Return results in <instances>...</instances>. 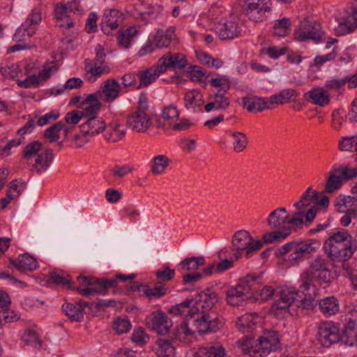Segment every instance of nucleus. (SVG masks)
Here are the masks:
<instances>
[{
    "mask_svg": "<svg viewBox=\"0 0 357 357\" xmlns=\"http://www.w3.org/2000/svg\"><path fill=\"white\" fill-rule=\"evenodd\" d=\"M291 234L289 227H283L282 229L267 232L264 234L263 240L266 243H271L278 240H283Z\"/></svg>",
    "mask_w": 357,
    "mask_h": 357,
    "instance_id": "53",
    "label": "nucleus"
},
{
    "mask_svg": "<svg viewBox=\"0 0 357 357\" xmlns=\"http://www.w3.org/2000/svg\"><path fill=\"white\" fill-rule=\"evenodd\" d=\"M355 206H357V198L353 196L340 195L335 199V206L340 213H346Z\"/></svg>",
    "mask_w": 357,
    "mask_h": 357,
    "instance_id": "48",
    "label": "nucleus"
},
{
    "mask_svg": "<svg viewBox=\"0 0 357 357\" xmlns=\"http://www.w3.org/2000/svg\"><path fill=\"white\" fill-rule=\"evenodd\" d=\"M319 197V192L312 190L311 187H308L303 193L299 201L294 204V206L299 211H304L305 208L310 206L312 204L315 206V201H317Z\"/></svg>",
    "mask_w": 357,
    "mask_h": 357,
    "instance_id": "38",
    "label": "nucleus"
},
{
    "mask_svg": "<svg viewBox=\"0 0 357 357\" xmlns=\"http://www.w3.org/2000/svg\"><path fill=\"white\" fill-rule=\"evenodd\" d=\"M103 131L105 139L109 143H115L124 137L126 129L123 125L114 122L106 125Z\"/></svg>",
    "mask_w": 357,
    "mask_h": 357,
    "instance_id": "29",
    "label": "nucleus"
},
{
    "mask_svg": "<svg viewBox=\"0 0 357 357\" xmlns=\"http://www.w3.org/2000/svg\"><path fill=\"white\" fill-rule=\"evenodd\" d=\"M195 330L189 327V323L183 321L176 328L174 336L180 342L188 344L195 339Z\"/></svg>",
    "mask_w": 357,
    "mask_h": 357,
    "instance_id": "33",
    "label": "nucleus"
},
{
    "mask_svg": "<svg viewBox=\"0 0 357 357\" xmlns=\"http://www.w3.org/2000/svg\"><path fill=\"white\" fill-rule=\"evenodd\" d=\"M153 351L158 357H174L175 348L166 340H159L153 345Z\"/></svg>",
    "mask_w": 357,
    "mask_h": 357,
    "instance_id": "40",
    "label": "nucleus"
},
{
    "mask_svg": "<svg viewBox=\"0 0 357 357\" xmlns=\"http://www.w3.org/2000/svg\"><path fill=\"white\" fill-rule=\"evenodd\" d=\"M162 11V7L158 4H151L145 8L144 10L139 13L136 17L141 18L142 20H148L149 19L157 17Z\"/></svg>",
    "mask_w": 357,
    "mask_h": 357,
    "instance_id": "62",
    "label": "nucleus"
},
{
    "mask_svg": "<svg viewBox=\"0 0 357 357\" xmlns=\"http://www.w3.org/2000/svg\"><path fill=\"white\" fill-rule=\"evenodd\" d=\"M280 349L278 334L269 331L259 336L254 344V357H265Z\"/></svg>",
    "mask_w": 357,
    "mask_h": 357,
    "instance_id": "9",
    "label": "nucleus"
},
{
    "mask_svg": "<svg viewBox=\"0 0 357 357\" xmlns=\"http://www.w3.org/2000/svg\"><path fill=\"white\" fill-rule=\"evenodd\" d=\"M13 265L22 271H33L38 267L37 260L28 254L19 255L17 260L13 262Z\"/></svg>",
    "mask_w": 357,
    "mask_h": 357,
    "instance_id": "39",
    "label": "nucleus"
},
{
    "mask_svg": "<svg viewBox=\"0 0 357 357\" xmlns=\"http://www.w3.org/2000/svg\"><path fill=\"white\" fill-rule=\"evenodd\" d=\"M93 287H87V288L78 287L76 289V291L79 294H80L82 296H89L91 295H95L96 294H105L109 288L114 287V286H105V285L103 286V284H101V282L96 284L95 285H93Z\"/></svg>",
    "mask_w": 357,
    "mask_h": 357,
    "instance_id": "57",
    "label": "nucleus"
},
{
    "mask_svg": "<svg viewBox=\"0 0 357 357\" xmlns=\"http://www.w3.org/2000/svg\"><path fill=\"white\" fill-rule=\"evenodd\" d=\"M203 353L207 357H229L226 354L225 349L220 343H215L204 347Z\"/></svg>",
    "mask_w": 357,
    "mask_h": 357,
    "instance_id": "63",
    "label": "nucleus"
},
{
    "mask_svg": "<svg viewBox=\"0 0 357 357\" xmlns=\"http://www.w3.org/2000/svg\"><path fill=\"white\" fill-rule=\"evenodd\" d=\"M95 54L93 59H86L84 62L87 79L92 82L102 75L109 74L112 70L110 63L106 61L107 54L102 45L98 44L96 46Z\"/></svg>",
    "mask_w": 357,
    "mask_h": 357,
    "instance_id": "7",
    "label": "nucleus"
},
{
    "mask_svg": "<svg viewBox=\"0 0 357 357\" xmlns=\"http://www.w3.org/2000/svg\"><path fill=\"white\" fill-rule=\"evenodd\" d=\"M345 343L349 347L357 345V324L349 321L345 326Z\"/></svg>",
    "mask_w": 357,
    "mask_h": 357,
    "instance_id": "54",
    "label": "nucleus"
},
{
    "mask_svg": "<svg viewBox=\"0 0 357 357\" xmlns=\"http://www.w3.org/2000/svg\"><path fill=\"white\" fill-rule=\"evenodd\" d=\"M137 33V30L133 26L119 31L117 36L118 45L122 48L128 49L130 47L131 41Z\"/></svg>",
    "mask_w": 357,
    "mask_h": 357,
    "instance_id": "45",
    "label": "nucleus"
},
{
    "mask_svg": "<svg viewBox=\"0 0 357 357\" xmlns=\"http://www.w3.org/2000/svg\"><path fill=\"white\" fill-rule=\"evenodd\" d=\"M263 246L260 240H254L251 234L245 230L237 231L232 238V250L235 251L233 258L239 259L243 251H245L246 258L251 257L255 252L259 250Z\"/></svg>",
    "mask_w": 357,
    "mask_h": 357,
    "instance_id": "8",
    "label": "nucleus"
},
{
    "mask_svg": "<svg viewBox=\"0 0 357 357\" xmlns=\"http://www.w3.org/2000/svg\"><path fill=\"white\" fill-rule=\"evenodd\" d=\"M22 340L34 349H40L42 347V340L38 333L34 329H25L22 335Z\"/></svg>",
    "mask_w": 357,
    "mask_h": 357,
    "instance_id": "51",
    "label": "nucleus"
},
{
    "mask_svg": "<svg viewBox=\"0 0 357 357\" xmlns=\"http://www.w3.org/2000/svg\"><path fill=\"white\" fill-rule=\"evenodd\" d=\"M171 160L166 155H158L151 160V171L154 175L162 174L169 165Z\"/></svg>",
    "mask_w": 357,
    "mask_h": 357,
    "instance_id": "44",
    "label": "nucleus"
},
{
    "mask_svg": "<svg viewBox=\"0 0 357 357\" xmlns=\"http://www.w3.org/2000/svg\"><path fill=\"white\" fill-rule=\"evenodd\" d=\"M243 105L249 112H258L266 109H272L271 105H270V100L266 101L265 98L259 97L244 98L243 99Z\"/></svg>",
    "mask_w": 357,
    "mask_h": 357,
    "instance_id": "34",
    "label": "nucleus"
},
{
    "mask_svg": "<svg viewBox=\"0 0 357 357\" xmlns=\"http://www.w3.org/2000/svg\"><path fill=\"white\" fill-rule=\"evenodd\" d=\"M78 108L83 112L84 118L91 116H96V114L98 113L101 107V102L98 98V96L94 93L88 94L77 105Z\"/></svg>",
    "mask_w": 357,
    "mask_h": 357,
    "instance_id": "23",
    "label": "nucleus"
},
{
    "mask_svg": "<svg viewBox=\"0 0 357 357\" xmlns=\"http://www.w3.org/2000/svg\"><path fill=\"white\" fill-rule=\"evenodd\" d=\"M49 279L54 283L67 289H72V278L61 270H54L48 273Z\"/></svg>",
    "mask_w": 357,
    "mask_h": 357,
    "instance_id": "41",
    "label": "nucleus"
},
{
    "mask_svg": "<svg viewBox=\"0 0 357 357\" xmlns=\"http://www.w3.org/2000/svg\"><path fill=\"white\" fill-rule=\"evenodd\" d=\"M288 220V214L284 207H279L273 210L268 216L267 223L271 229H282L283 227H289L291 230V227L287 225Z\"/></svg>",
    "mask_w": 357,
    "mask_h": 357,
    "instance_id": "24",
    "label": "nucleus"
},
{
    "mask_svg": "<svg viewBox=\"0 0 357 357\" xmlns=\"http://www.w3.org/2000/svg\"><path fill=\"white\" fill-rule=\"evenodd\" d=\"M339 328L331 321L322 322L318 329V340L324 347H329L340 340Z\"/></svg>",
    "mask_w": 357,
    "mask_h": 357,
    "instance_id": "15",
    "label": "nucleus"
},
{
    "mask_svg": "<svg viewBox=\"0 0 357 357\" xmlns=\"http://www.w3.org/2000/svg\"><path fill=\"white\" fill-rule=\"evenodd\" d=\"M217 301V294L211 289L207 288L199 294L195 301V305L197 312L200 311L207 312Z\"/></svg>",
    "mask_w": 357,
    "mask_h": 357,
    "instance_id": "20",
    "label": "nucleus"
},
{
    "mask_svg": "<svg viewBox=\"0 0 357 357\" xmlns=\"http://www.w3.org/2000/svg\"><path fill=\"white\" fill-rule=\"evenodd\" d=\"M175 31L174 26L168 27L165 31H158L153 40L154 45L159 48L168 47L176 37Z\"/></svg>",
    "mask_w": 357,
    "mask_h": 357,
    "instance_id": "35",
    "label": "nucleus"
},
{
    "mask_svg": "<svg viewBox=\"0 0 357 357\" xmlns=\"http://www.w3.org/2000/svg\"><path fill=\"white\" fill-rule=\"evenodd\" d=\"M244 3L245 15L254 22L263 21L265 13L270 12L272 8L271 0H244Z\"/></svg>",
    "mask_w": 357,
    "mask_h": 357,
    "instance_id": "12",
    "label": "nucleus"
},
{
    "mask_svg": "<svg viewBox=\"0 0 357 357\" xmlns=\"http://www.w3.org/2000/svg\"><path fill=\"white\" fill-rule=\"evenodd\" d=\"M260 275L256 274H248L241 278L238 283L230 287L226 292V301L230 305H241L248 298L250 293L257 291V286L259 284Z\"/></svg>",
    "mask_w": 357,
    "mask_h": 357,
    "instance_id": "5",
    "label": "nucleus"
},
{
    "mask_svg": "<svg viewBox=\"0 0 357 357\" xmlns=\"http://www.w3.org/2000/svg\"><path fill=\"white\" fill-rule=\"evenodd\" d=\"M319 305L321 311L327 316L333 315L340 310L338 301L334 296H329L321 299Z\"/></svg>",
    "mask_w": 357,
    "mask_h": 357,
    "instance_id": "43",
    "label": "nucleus"
},
{
    "mask_svg": "<svg viewBox=\"0 0 357 357\" xmlns=\"http://www.w3.org/2000/svg\"><path fill=\"white\" fill-rule=\"evenodd\" d=\"M178 120L179 111L175 105L169 104L162 107L160 114V121L164 126L171 128L175 121Z\"/></svg>",
    "mask_w": 357,
    "mask_h": 357,
    "instance_id": "32",
    "label": "nucleus"
},
{
    "mask_svg": "<svg viewBox=\"0 0 357 357\" xmlns=\"http://www.w3.org/2000/svg\"><path fill=\"white\" fill-rule=\"evenodd\" d=\"M123 20V14L118 9H106L101 19V30L106 35L117 29Z\"/></svg>",
    "mask_w": 357,
    "mask_h": 357,
    "instance_id": "16",
    "label": "nucleus"
},
{
    "mask_svg": "<svg viewBox=\"0 0 357 357\" xmlns=\"http://www.w3.org/2000/svg\"><path fill=\"white\" fill-rule=\"evenodd\" d=\"M195 315L197 317L193 321V327L199 333L215 332L222 325L219 318H213L210 313L200 311Z\"/></svg>",
    "mask_w": 357,
    "mask_h": 357,
    "instance_id": "14",
    "label": "nucleus"
},
{
    "mask_svg": "<svg viewBox=\"0 0 357 357\" xmlns=\"http://www.w3.org/2000/svg\"><path fill=\"white\" fill-rule=\"evenodd\" d=\"M357 27V8L352 10L348 16L342 17L339 20L335 31L339 36H344L354 32Z\"/></svg>",
    "mask_w": 357,
    "mask_h": 357,
    "instance_id": "26",
    "label": "nucleus"
},
{
    "mask_svg": "<svg viewBox=\"0 0 357 357\" xmlns=\"http://www.w3.org/2000/svg\"><path fill=\"white\" fill-rule=\"evenodd\" d=\"M320 247L319 241L312 239L306 241H294L289 242L276 250L278 257L287 255V260L291 264H298L305 257L316 252Z\"/></svg>",
    "mask_w": 357,
    "mask_h": 357,
    "instance_id": "4",
    "label": "nucleus"
},
{
    "mask_svg": "<svg viewBox=\"0 0 357 357\" xmlns=\"http://www.w3.org/2000/svg\"><path fill=\"white\" fill-rule=\"evenodd\" d=\"M231 15L229 10H227L222 5L215 4L211 6L208 10V20L213 24L214 26L218 25V23H222Z\"/></svg>",
    "mask_w": 357,
    "mask_h": 357,
    "instance_id": "36",
    "label": "nucleus"
},
{
    "mask_svg": "<svg viewBox=\"0 0 357 357\" xmlns=\"http://www.w3.org/2000/svg\"><path fill=\"white\" fill-rule=\"evenodd\" d=\"M301 289V285L297 291L293 287H278L276 301L272 305L271 310L274 314H278L280 310H287L296 300H301L304 305L307 302H313L315 299L314 294L312 291Z\"/></svg>",
    "mask_w": 357,
    "mask_h": 357,
    "instance_id": "3",
    "label": "nucleus"
},
{
    "mask_svg": "<svg viewBox=\"0 0 357 357\" xmlns=\"http://www.w3.org/2000/svg\"><path fill=\"white\" fill-rule=\"evenodd\" d=\"M231 137L233 139L234 151L236 153L243 151L248 144L246 135L241 132H234L231 134Z\"/></svg>",
    "mask_w": 357,
    "mask_h": 357,
    "instance_id": "59",
    "label": "nucleus"
},
{
    "mask_svg": "<svg viewBox=\"0 0 357 357\" xmlns=\"http://www.w3.org/2000/svg\"><path fill=\"white\" fill-rule=\"evenodd\" d=\"M342 177L341 172L337 167H333L329 172V177L326 181L325 190L327 192H333L341 187Z\"/></svg>",
    "mask_w": 357,
    "mask_h": 357,
    "instance_id": "46",
    "label": "nucleus"
},
{
    "mask_svg": "<svg viewBox=\"0 0 357 357\" xmlns=\"http://www.w3.org/2000/svg\"><path fill=\"white\" fill-rule=\"evenodd\" d=\"M88 306L89 303L84 301L76 303L66 302L62 305V310L72 321L80 322L84 320V310Z\"/></svg>",
    "mask_w": 357,
    "mask_h": 357,
    "instance_id": "21",
    "label": "nucleus"
},
{
    "mask_svg": "<svg viewBox=\"0 0 357 357\" xmlns=\"http://www.w3.org/2000/svg\"><path fill=\"white\" fill-rule=\"evenodd\" d=\"M121 91L119 82L115 79H108L104 82L98 91L100 98L105 102H112L119 98Z\"/></svg>",
    "mask_w": 357,
    "mask_h": 357,
    "instance_id": "19",
    "label": "nucleus"
},
{
    "mask_svg": "<svg viewBox=\"0 0 357 357\" xmlns=\"http://www.w3.org/2000/svg\"><path fill=\"white\" fill-rule=\"evenodd\" d=\"M298 96V93L295 89H285L270 97V105L273 108L274 105L287 104Z\"/></svg>",
    "mask_w": 357,
    "mask_h": 357,
    "instance_id": "37",
    "label": "nucleus"
},
{
    "mask_svg": "<svg viewBox=\"0 0 357 357\" xmlns=\"http://www.w3.org/2000/svg\"><path fill=\"white\" fill-rule=\"evenodd\" d=\"M339 149L342 151H354L357 150V135L342 137L338 143Z\"/></svg>",
    "mask_w": 357,
    "mask_h": 357,
    "instance_id": "64",
    "label": "nucleus"
},
{
    "mask_svg": "<svg viewBox=\"0 0 357 357\" xmlns=\"http://www.w3.org/2000/svg\"><path fill=\"white\" fill-rule=\"evenodd\" d=\"M192 300L187 299L185 301L172 306L169 312L176 316H182L192 318L197 313L195 303Z\"/></svg>",
    "mask_w": 357,
    "mask_h": 357,
    "instance_id": "31",
    "label": "nucleus"
},
{
    "mask_svg": "<svg viewBox=\"0 0 357 357\" xmlns=\"http://www.w3.org/2000/svg\"><path fill=\"white\" fill-rule=\"evenodd\" d=\"M43 150V144L40 142L33 141L24 148L22 155L28 164H31L33 158H35Z\"/></svg>",
    "mask_w": 357,
    "mask_h": 357,
    "instance_id": "49",
    "label": "nucleus"
},
{
    "mask_svg": "<svg viewBox=\"0 0 357 357\" xmlns=\"http://www.w3.org/2000/svg\"><path fill=\"white\" fill-rule=\"evenodd\" d=\"M158 61L161 72H166L169 68L181 70L188 64L185 56L181 53L167 52Z\"/></svg>",
    "mask_w": 357,
    "mask_h": 357,
    "instance_id": "18",
    "label": "nucleus"
},
{
    "mask_svg": "<svg viewBox=\"0 0 357 357\" xmlns=\"http://www.w3.org/2000/svg\"><path fill=\"white\" fill-rule=\"evenodd\" d=\"M228 252L227 248H223L218 253V257L220 261L216 264V271L222 273L226 270L229 269L234 266V261L227 258V253Z\"/></svg>",
    "mask_w": 357,
    "mask_h": 357,
    "instance_id": "61",
    "label": "nucleus"
},
{
    "mask_svg": "<svg viewBox=\"0 0 357 357\" xmlns=\"http://www.w3.org/2000/svg\"><path fill=\"white\" fill-rule=\"evenodd\" d=\"M165 72H161L159 68V62L158 61L155 67H151L149 69L141 71L137 74L139 79V84L137 86V89L144 88L155 82L159 75Z\"/></svg>",
    "mask_w": 357,
    "mask_h": 357,
    "instance_id": "30",
    "label": "nucleus"
},
{
    "mask_svg": "<svg viewBox=\"0 0 357 357\" xmlns=\"http://www.w3.org/2000/svg\"><path fill=\"white\" fill-rule=\"evenodd\" d=\"M323 248L327 257L333 262L349 259L357 250V241L348 230L335 229L324 242Z\"/></svg>",
    "mask_w": 357,
    "mask_h": 357,
    "instance_id": "1",
    "label": "nucleus"
},
{
    "mask_svg": "<svg viewBox=\"0 0 357 357\" xmlns=\"http://www.w3.org/2000/svg\"><path fill=\"white\" fill-rule=\"evenodd\" d=\"M136 275L134 273L125 275L122 273L116 274L115 277L111 278H98L95 277H87L84 275H79L77 280L79 283L82 284L95 285L96 284L101 282L105 286H116L119 281L125 282L128 280H132L135 278Z\"/></svg>",
    "mask_w": 357,
    "mask_h": 357,
    "instance_id": "17",
    "label": "nucleus"
},
{
    "mask_svg": "<svg viewBox=\"0 0 357 357\" xmlns=\"http://www.w3.org/2000/svg\"><path fill=\"white\" fill-rule=\"evenodd\" d=\"M146 322L149 328L160 335L168 334L172 326L171 319L162 310L151 312L146 317Z\"/></svg>",
    "mask_w": 357,
    "mask_h": 357,
    "instance_id": "13",
    "label": "nucleus"
},
{
    "mask_svg": "<svg viewBox=\"0 0 357 357\" xmlns=\"http://www.w3.org/2000/svg\"><path fill=\"white\" fill-rule=\"evenodd\" d=\"M54 17L59 26L69 29L75 24L71 15H70L66 4L59 3L54 6Z\"/></svg>",
    "mask_w": 357,
    "mask_h": 357,
    "instance_id": "27",
    "label": "nucleus"
},
{
    "mask_svg": "<svg viewBox=\"0 0 357 357\" xmlns=\"http://www.w3.org/2000/svg\"><path fill=\"white\" fill-rule=\"evenodd\" d=\"M229 105V98L218 92L214 95L212 101L205 105L204 109L206 112H209L213 109H225Z\"/></svg>",
    "mask_w": 357,
    "mask_h": 357,
    "instance_id": "42",
    "label": "nucleus"
},
{
    "mask_svg": "<svg viewBox=\"0 0 357 357\" xmlns=\"http://www.w3.org/2000/svg\"><path fill=\"white\" fill-rule=\"evenodd\" d=\"M321 24L316 21L305 20L301 22L295 32L296 39L301 42L312 40L318 43L321 40Z\"/></svg>",
    "mask_w": 357,
    "mask_h": 357,
    "instance_id": "11",
    "label": "nucleus"
},
{
    "mask_svg": "<svg viewBox=\"0 0 357 357\" xmlns=\"http://www.w3.org/2000/svg\"><path fill=\"white\" fill-rule=\"evenodd\" d=\"M0 73L6 78L15 79L19 77L20 72L17 64L4 62L0 65Z\"/></svg>",
    "mask_w": 357,
    "mask_h": 357,
    "instance_id": "58",
    "label": "nucleus"
},
{
    "mask_svg": "<svg viewBox=\"0 0 357 357\" xmlns=\"http://www.w3.org/2000/svg\"><path fill=\"white\" fill-rule=\"evenodd\" d=\"M310 270L301 275L302 282L301 289L312 291L317 296V289L312 283L317 281L319 284L328 283L331 279L330 261L323 256H317L310 262Z\"/></svg>",
    "mask_w": 357,
    "mask_h": 357,
    "instance_id": "2",
    "label": "nucleus"
},
{
    "mask_svg": "<svg viewBox=\"0 0 357 357\" xmlns=\"http://www.w3.org/2000/svg\"><path fill=\"white\" fill-rule=\"evenodd\" d=\"M63 128V123L61 121H58L53 126H50L44 132L43 136L50 142H54L59 139L60 132Z\"/></svg>",
    "mask_w": 357,
    "mask_h": 357,
    "instance_id": "60",
    "label": "nucleus"
},
{
    "mask_svg": "<svg viewBox=\"0 0 357 357\" xmlns=\"http://www.w3.org/2000/svg\"><path fill=\"white\" fill-rule=\"evenodd\" d=\"M305 98L310 102L324 107L330 102L329 94L322 87L317 86L304 94Z\"/></svg>",
    "mask_w": 357,
    "mask_h": 357,
    "instance_id": "28",
    "label": "nucleus"
},
{
    "mask_svg": "<svg viewBox=\"0 0 357 357\" xmlns=\"http://www.w3.org/2000/svg\"><path fill=\"white\" fill-rule=\"evenodd\" d=\"M213 29L221 40H233L241 37L243 33L242 26L234 15L218 23Z\"/></svg>",
    "mask_w": 357,
    "mask_h": 357,
    "instance_id": "10",
    "label": "nucleus"
},
{
    "mask_svg": "<svg viewBox=\"0 0 357 357\" xmlns=\"http://www.w3.org/2000/svg\"><path fill=\"white\" fill-rule=\"evenodd\" d=\"M205 264L204 257H192L187 258L180 263L179 266L183 271H194Z\"/></svg>",
    "mask_w": 357,
    "mask_h": 357,
    "instance_id": "55",
    "label": "nucleus"
},
{
    "mask_svg": "<svg viewBox=\"0 0 357 357\" xmlns=\"http://www.w3.org/2000/svg\"><path fill=\"white\" fill-rule=\"evenodd\" d=\"M148 109V98L144 93H141L137 108L127 117V125L132 130L144 132L151 126L153 121Z\"/></svg>",
    "mask_w": 357,
    "mask_h": 357,
    "instance_id": "6",
    "label": "nucleus"
},
{
    "mask_svg": "<svg viewBox=\"0 0 357 357\" xmlns=\"http://www.w3.org/2000/svg\"><path fill=\"white\" fill-rule=\"evenodd\" d=\"M59 70L57 63L54 61H48L42 66V68L38 70V76L41 82L49 79Z\"/></svg>",
    "mask_w": 357,
    "mask_h": 357,
    "instance_id": "56",
    "label": "nucleus"
},
{
    "mask_svg": "<svg viewBox=\"0 0 357 357\" xmlns=\"http://www.w3.org/2000/svg\"><path fill=\"white\" fill-rule=\"evenodd\" d=\"M86 119L85 122L80 126L82 133L93 137L103 132L106 123L101 117L91 116Z\"/></svg>",
    "mask_w": 357,
    "mask_h": 357,
    "instance_id": "22",
    "label": "nucleus"
},
{
    "mask_svg": "<svg viewBox=\"0 0 357 357\" xmlns=\"http://www.w3.org/2000/svg\"><path fill=\"white\" fill-rule=\"evenodd\" d=\"M53 158L52 149H43L30 165L33 169L36 170L38 173H41L49 168L52 162Z\"/></svg>",
    "mask_w": 357,
    "mask_h": 357,
    "instance_id": "25",
    "label": "nucleus"
},
{
    "mask_svg": "<svg viewBox=\"0 0 357 357\" xmlns=\"http://www.w3.org/2000/svg\"><path fill=\"white\" fill-rule=\"evenodd\" d=\"M259 317L253 314H245L236 321L237 328L243 333L249 332L257 323Z\"/></svg>",
    "mask_w": 357,
    "mask_h": 357,
    "instance_id": "47",
    "label": "nucleus"
},
{
    "mask_svg": "<svg viewBox=\"0 0 357 357\" xmlns=\"http://www.w3.org/2000/svg\"><path fill=\"white\" fill-rule=\"evenodd\" d=\"M291 31V23L289 18L284 17L275 20L272 27V34L278 37H284Z\"/></svg>",
    "mask_w": 357,
    "mask_h": 357,
    "instance_id": "50",
    "label": "nucleus"
},
{
    "mask_svg": "<svg viewBox=\"0 0 357 357\" xmlns=\"http://www.w3.org/2000/svg\"><path fill=\"white\" fill-rule=\"evenodd\" d=\"M142 287V291L149 299H154L165 296L167 292V288L165 284L161 282H158L155 284L153 288H150L148 286L141 285Z\"/></svg>",
    "mask_w": 357,
    "mask_h": 357,
    "instance_id": "52",
    "label": "nucleus"
}]
</instances>
